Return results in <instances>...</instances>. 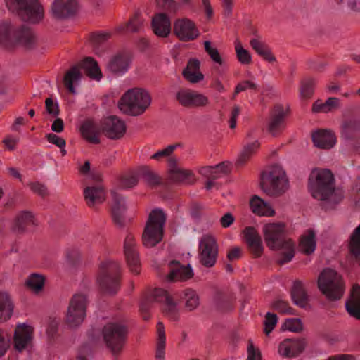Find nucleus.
<instances>
[{
    "mask_svg": "<svg viewBox=\"0 0 360 360\" xmlns=\"http://www.w3.org/2000/svg\"><path fill=\"white\" fill-rule=\"evenodd\" d=\"M309 190L312 197L333 207L343 198V192L335 186L334 175L330 169H314L309 178Z\"/></svg>",
    "mask_w": 360,
    "mask_h": 360,
    "instance_id": "f257e3e1",
    "label": "nucleus"
},
{
    "mask_svg": "<svg viewBox=\"0 0 360 360\" xmlns=\"http://www.w3.org/2000/svg\"><path fill=\"white\" fill-rule=\"evenodd\" d=\"M264 238L267 247L273 250H283L278 264L282 265L292 260L295 255V244L287 237L286 226L284 223H271L263 228Z\"/></svg>",
    "mask_w": 360,
    "mask_h": 360,
    "instance_id": "f03ea898",
    "label": "nucleus"
},
{
    "mask_svg": "<svg viewBox=\"0 0 360 360\" xmlns=\"http://www.w3.org/2000/svg\"><path fill=\"white\" fill-rule=\"evenodd\" d=\"M151 103L150 94L141 88H134L125 92L118 102V107L124 114L139 116L144 113Z\"/></svg>",
    "mask_w": 360,
    "mask_h": 360,
    "instance_id": "7ed1b4c3",
    "label": "nucleus"
},
{
    "mask_svg": "<svg viewBox=\"0 0 360 360\" xmlns=\"http://www.w3.org/2000/svg\"><path fill=\"white\" fill-rule=\"evenodd\" d=\"M165 221L166 215L161 209L150 212L142 233V243L146 248L155 247L162 241Z\"/></svg>",
    "mask_w": 360,
    "mask_h": 360,
    "instance_id": "20e7f679",
    "label": "nucleus"
},
{
    "mask_svg": "<svg viewBox=\"0 0 360 360\" xmlns=\"http://www.w3.org/2000/svg\"><path fill=\"white\" fill-rule=\"evenodd\" d=\"M318 288L330 301L341 299L345 292L342 277L336 271L327 268L320 274L317 281Z\"/></svg>",
    "mask_w": 360,
    "mask_h": 360,
    "instance_id": "39448f33",
    "label": "nucleus"
},
{
    "mask_svg": "<svg viewBox=\"0 0 360 360\" xmlns=\"http://www.w3.org/2000/svg\"><path fill=\"white\" fill-rule=\"evenodd\" d=\"M80 68L91 79L100 80L102 78L101 70L95 59L92 57L84 58L78 65L72 66L64 76V85L72 94L75 93L73 82H77L81 79Z\"/></svg>",
    "mask_w": 360,
    "mask_h": 360,
    "instance_id": "423d86ee",
    "label": "nucleus"
},
{
    "mask_svg": "<svg viewBox=\"0 0 360 360\" xmlns=\"http://www.w3.org/2000/svg\"><path fill=\"white\" fill-rule=\"evenodd\" d=\"M260 186L269 196L277 197L282 195L288 188V180L285 171L278 166H274L269 172H263Z\"/></svg>",
    "mask_w": 360,
    "mask_h": 360,
    "instance_id": "0eeeda50",
    "label": "nucleus"
},
{
    "mask_svg": "<svg viewBox=\"0 0 360 360\" xmlns=\"http://www.w3.org/2000/svg\"><path fill=\"white\" fill-rule=\"evenodd\" d=\"M8 8L20 18L31 23H39L44 16V11L38 0H6Z\"/></svg>",
    "mask_w": 360,
    "mask_h": 360,
    "instance_id": "6e6552de",
    "label": "nucleus"
},
{
    "mask_svg": "<svg viewBox=\"0 0 360 360\" xmlns=\"http://www.w3.org/2000/svg\"><path fill=\"white\" fill-rule=\"evenodd\" d=\"M120 266L114 261H108L101 264L97 282L105 293L115 294L120 287Z\"/></svg>",
    "mask_w": 360,
    "mask_h": 360,
    "instance_id": "1a4fd4ad",
    "label": "nucleus"
},
{
    "mask_svg": "<svg viewBox=\"0 0 360 360\" xmlns=\"http://www.w3.org/2000/svg\"><path fill=\"white\" fill-rule=\"evenodd\" d=\"M127 333V327L122 323L110 322L104 326L102 330L103 340L114 355L122 350Z\"/></svg>",
    "mask_w": 360,
    "mask_h": 360,
    "instance_id": "9d476101",
    "label": "nucleus"
},
{
    "mask_svg": "<svg viewBox=\"0 0 360 360\" xmlns=\"http://www.w3.org/2000/svg\"><path fill=\"white\" fill-rule=\"evenodd\" d=\"M219 255L217 239L212 235H203L199 243L200 263L207 268L215 265Z\"/></svg>",
    "mask_w": 360,
    "mask_h": 360,
    "instance_id": "9b49d317",
    "label": "nucleus"
},
{
    "mask_svg": "<svg viewBox=\"0 0 360 360\" xmlns=\"http://www.w3.org/2000/svg\"><path fill=\"white\" fill-rule=\"evenodd\" d=\"M87 304V297L85 295L75 294L72 296L66 315V322L69 326L76 327L84 321Z\"/></svg>",
    "mask_w": 360,
    "mask_h": 360,
    "instance_id": "f8f14e48",
    "label": "nucleus"
},
{
    "mask_svg": "<svg viewBox=\"0 0 360 360\" xmlns=\"http://www.w3.org/2000/svg\"><path fill=\"white\" fill-rule=\"evenodd\" d=\"M101 131L107 138L117 140L122 139L126 134L127 126L124 121L117 116L110 115L103 120Z\"/></svg>",
    "mask_w": 360,
    "mask_h": 360,
    "instance_id": "ddd939ff",
    "label": "nucleus"
},
{
    "mask_svg": "<svg viewBox=\"0 0 360 360\" xmlns=\"http://www.w3.org/2000/svg\"><path fill=\"white\" fill-rule=\"evenodd\" d=\"M307 346V341L304 338H287L280 342L278 352L283 358L294 359L299 356Z\"/></svg>",
    "mask_w": 360,
    "mask_h": 360,
    "instance_id": "4468645a",
    "label": "nucleus"
},
{
    "mask_svg": "<svg viewBox=\"0 0 360 360\" xmlns=\"http://www.w3.org/2000/svg\"><path fill=\"white\" fill-rule=\"evenodd\" d=\"M124 254L130 271L139 274L141 271L139 254L134 236L131 233H128L124 239Z\"/></svg>",
    "mask_w": 360,
    "mask_h": 360,
    "instance_id": "2eb2a0df",
    "label": "nucleus"
},
{
    "mask_svg": "<svg viewBox=\"0 0 360 360\" xmlns=\"http://www.w3.org/2000/svg\"><path fill=\"white\" fill-rule=\"evenodd\" d=\"M288 110L281 104H276L271 110L268 122V131L274 136L280 134L285 128Z\"/></svg>",
    "mask_w": 360,
    "mask_h": 360,
    "instance_id": "dca6fc26",
    "label": "nucleus"
},
{
    "mask_svg": "<svg viewBox=\"0 0 360 360\" xmlns=\"http://www.w3.org/2000/svg\"><path fill=\"white\" fill-rule=\"evenodd\" d=\"M173 30L182 41H192L199 36V31L195 23L187 18L176 20L174 23Z\"/></svg>",
    "mask_w": 360,
    "mask_h": 360,
    "instance_id": "f3484780",
    "label": "nucleus"
},
{
    "mask_svg": "<svg viewBox=\"0 0 360 360\" xmlns=\"http://www.w3.org/2000/svg\"><path fill=\"white\" fill-rule=\"evenodd\" d=\"M112 205L111 216L114 224L119 228H123L125 226V212L127 206L123 196L115 191H111Z\"/></svg>",
    "mask_w": 360,
    "mask_h": 360,
    "instance_id": "a211bd4d",
    "label": "nucleus"
},
{
    "mask_svg": "<svg viewBox=\"0 0 360 360\" xmlns=\"http://www.w3.org/2000/svg\"><path fill=\"white\" fill-rule=\"evenodd\" d=\"M77 11V0H54L51 5V15L58 20L70 18Z\"/></svg>",
    "mask_w": 360,
    "mask_h": 360,
    "instance_id": "6ab92c4d",
    "label": "nucleus"
},
{
    "mask_svg": "<svg viewBox=\"0 0 360 360\" xmlns=\"http://www.w3.org/2000/svg\"><path fill=\"white\" fill-rule=\"evenodd\" d=\"M169 273L166 278L169 282L186 281L193 278L194 274L190 264L183 265L177 260L169 263Z\"/></svg>",
    "mask_w": 360,
    "mask_h": 360,
    "instance_id": "aec40b11",
    "label": "nucleus"
},
{
    "mask_svg": "<svg viewBox=\"0 0 360 360\" xmlns=\"http://www.w3.org/2000/svg\"><path fill=\"white\" fill-rule=\"evenodd\" d=\"M244 238L248 245V250L254 258L262 256L264 247L260 235L255 228L248 226L243 230Z\"/></svg>",
    "mask_w": 360,
    "mask_h": 360,
    "instance_id": "412c9836",
    "label": "nucleus"
},
{
    "mask_svg": "<svg viewBox=\"0 0 360 360\" xmlns=\"http://www.w3.org/2000/svg\"><path fill=\"white\" fill-rule=\"evenodd\" d=\"M36 219L30 211L20 212L12 223L11 229L15 234H22L32 226H36Z\"/></svg>",
    "mask_w": 360,
    "mask_h": 360,
    "instance_id": "4be33fe9",
    "label": "nucleus"
},
{
    "mask_svg": "<svg viewBox=\"0 0 360 360\" xmlns=\"http://www.w3.org/2000/svg\"><path fill=\"white\" fill-rule=\"evenodd\" d=\"M340 136L345 140L360 139V117H348L340 125Z\"/></svg>",
    "mask_w": 360,
    "mask_h": 360,
    "instance_id": "5701e85b",
    "label": "nucleus"
},
{
    "mask_svg": "<svg viewBox=\"0 0 360 360\" xmlns=\"http://www.w3.org/2000/svg\"><path fill=\"white\" fill-rule=\"evenodd\" d=\"M33 328L25 323L18 325L14 333V347L18 352L24 350L32 339Z\"/></svg>",
    "mask_w": 360,
    "mask_h": 360,
    "instance_id": "b1692460",
    "label": "nucleus"
},
{
    "mask_svg": "<svg viewBox=\"0 0 360 360\" xmlns=\"http://www.w3.org/2000/svg\"><path fill=\"white\" fill-rule=\"evenodd\" d=\"M151 27L154 34L165 38L171 32V22L166 13H159L154 15L151 21Z\"/></svg>",
    "mask_w": 360,
    "mask_h": 360,
    "instance_id": "393cba45",
    "label": "nucleus"
},
{
    "mask_svg": "<svg viewBox=\"0 0 360 360\" xmlns=\"http://www.w3.org/2000/svg\"><path fill=\"white\" fill-rule=\"evenodd\" d=\"M311 139L314 146L321 149H330L336 143V136L331 130L319 129L313 132Z\"/></svg>",
    "mask_w": 360,
    "mask_h": 360,
    "instance_id": "a878e982",
    "label": "nucleus"
},
{
    "mask_svg": "<svg viewBox=\"0 0 360 360\" xmlns=\"http://www.w3.org/2000/svg\"><path fill=\"white\" fill-rule=\"evenodd\" d=\"M20 44L26 49H30L37 44V37L34 31L26 26L16 28L15 33V45Z\"/></svg>",
    "mask_w": 360,
    "mask_h": 360,
    "instance_id": "bb28decb",
    "label": "nucleus"
},
{
    "mask_svg": "<svg viewBox=\"0 0 360 360\" xmlns=\"http://www.w3.org/2000/svg\"><path fill=\"white\" fill-rule=\"evenodd\" d=\"M200 66L199 60L196 58L190 59L182 72V75L185 79L192 84H196L203 80L204 75L200 71Z\"/></svg>",
    "mask_w": 360,
    "mask_h": 360,
    "instance_id": "cd10ccee",
    "label": "nucleus"
},
{
    "mask_svg": "<svg viewBox=\"0 0 360 360\" xmlns=\"http://www.w3.org/2000/svg\"><path fill=\"white\" fill-rule=\"evenodd\" d=\"M347 247L351 260L360 266V224L349 236Z\"/></svg>",
    "mask_w": 360,
    "mask_h": 360,
    "instance_id": "c85d7f7f",
    "label": "nucleus"
},
{
    "mask_svg": "<svg viewBox=\"0 0 360 360\" xmlns=\"http://www.w3.org/2000/svg\"><path fill=\"white\" fill-rule=\"evenodd\" d=\"M345 308L352 317L360 320V285H353L350 297L345 303Z\"/></svg>",
    "mask_w": 360,
    "mask_h": 360,
    "instance_id": "c756f323",
    "label": "nucleus"
},
{
    "mask_svg": "<svg viewBox=\"0 0 360 360\" xmlns=\"http://www.w3.org/2000/svg\"><path fill=\"white\" fill-rule=\"evenodd\" d=\"M129 64L130 60L128 56L123 53H119L109 60L107 68L112 74L122 75L127 71Z\"/></svg>",
    "mask_w": 360,
    "mask_h": 360,
    "instance_id": "7c9ffc66",
    "label": "nucleus"
},
{
    "mask_svg": "<svg viewBox=\"0 0 360 360\" xmlns=\"http://www.w3.org/2000/svg\"><path fill=\"white\" fill-rule=\"evenodd\" d=\"M15 30L8 21L0 22V45L6 48L15 46Z\"/></svg>",
    "mask_w": 360,
    "mask_h": 360,
    "instance_id": "2f4dec72",
    "label": "nucleus"
},
{
    "mask_svg": "<svg viewBox=\"0 0 360 360\" xmlns=\"http://www.w3.org/2000/svg\"><path fill=\"white\" fill-rule=\"evenodd\" d=\"M84 199L89 207L101 204L105 200V192L101 186L86 187L84 191Z\"/></svg>",
    "mask_w": 360,
    "mask_h": 360,
    "instance_id": "473e14b6",
    "label": "nucleus"
},
{
    "mask_svg": "<svg viewBox=\"0 0 360 360\" xmlns=\"http://www.w3.org/2000/svg\"><path fill=\"white\" fill-rule=\"evenodd\" d=\"M144 20L141 17L139 11H136L132 17L129 18L128 22L124 24H120L115 28L117 32H122L125 30L136 33L141 32L143 29Z\"/></svg>",
    "mask_w": 360,
    "mask_h": 360,
    "instance_id": "72a5a7b5",
    "label": "nucleus"
},
{
    "mask_svg": "<svg viewBox=\"0 0 360 360\" xmlns=\"http://www.w3.org/2000/svg\"><path fill=\"white\" fill-rule=\"evenodd\" d=\"M316 247V235L312 229H308L300 236L299 250L302 253L309 255L312 254Z\"/></svg>",
    "mask_w": 360,
    "mask_h": 360,
    "instance_id": "f704fd0d",
    "label": "nucleus"
},
{
    "mask_svg": "<svg viewBox=\"0 0 360 360\" xmlns=\"http://www.w3.org/2000/svg\"><path fill=\"white\" fill-rule=\"evenodd\" d=\"M252 212L259 216H274L275 212L271 206L257 195H254L250 202Z\"/></svg>",
    "mask_w": 360,
    "mask_h": 360,
    "instance_id": "c9c22d12",
    "label": "nucleus"
},
{
    "mask_svg": "<svg viewBox=\"0 0 360 360\" xmlns=\"http://www.w3.org/2000/svg\"><path fill=\"white\" fill-rule=\"evenodd\" d=\"M14 304L10 295L0 291V321L10 319L13 315Z\"/></svg>",
    "mask_w": 360,
    "mask_h": 360,
    "instance_id": "e433bc0d",
    "label": "nucleus"
},
{
    "mask_svg": "<svg viewBox=\"0 0 360 360\" xmlns=\"http://www.w3.org/2000/svg\"><path fill=\"white\" fill-rule=\"evenodd\" d=\"M291 297L295 304L304 308L307 304V295L302 281L297 280L291 289Z\"/></svg>",
    "mask_w": 360,
    "mask_h": 360,
    "instance_id": "4c0bfd02",
    "label": "nucleus"
},
{
    "mask_svg": "<svg viewBox=\"0 0 360 360\" xmlns=\"http://www.w3.org/2000/svg\"><path fill=\"white\" fill-rule=\"evenodd\" d=\"M339 107V98L330 97L326 102H322L320 99L316 100L312 105L311 111L314 113H328L338 109Z\"/></svg>",
    "mask_w": 360,
    "mask_h": 360,
    "instance_id": "58836bf2",
    "label": "nucleus"
},
{
    "mask_svg": "<svg viewBox=\"0 0 360 360\" xmlns=\"http://www.w3.org/2000/svg\"><path fill=\"white\" fill-rule=\"evenodd\" d=\"M250 44L252 49L264 60L269 63H274L276 61V57L272 53L271 49L263 41L259 39H252L250 41Z\"/></svg>",
    "mask_w": 360,
    "mask_h": 360,
    "instance_id": "ea45409f",
    "label": "nucleus"
},
{
    "mask_svg": "<svg viewBox=\"0 0 360 360\" xmlns=\"http://www.w3.org/2000/svg\"><path fill=\"white\" fill-rule=\"evenodd\" d=\"M80 131L82 137L88 142L93 144L100 143L99 132L93 122H84L80 127Z\"/></svg>",
    "mask_w": 360,
    "mask_h": 360,
    "instance_id": "a19ab883",
    "label": "nucleus"
},
{
    "mask_svg": "<svg viewBox=\"0 0 360 360\" xmlns=\"http://www.w3.org/2000/svg\"><path fill=\"white\" fill-rule=\"evenodd\" d=\"M260 146V143L258 141H255L251 143H248L243 147V149L240 152L238 158L236 160V165L238 167L244 166L250 158L257 153L259 148Z\"/></svg>",
    "mask_w": 360,
    "mask_h": 360,
    "instance_id": "79ce46f5",
    "label": "nucleus"
},
{
    "mask_svg": "<svg viewBox=\"0 0 360 360\" xmlns=\"http://www.w3.org/2000/svg\"><path fill=\"white\" fill-rule=\"evenodd\" d=\"M169 176L170 180L174 182H186L188 184H193L196 181L195 175L191 170L182 168L176 170Z\"/></svg>",
    "mask_w": 360,
    "mask_h": 360,
    "instance_id": "37998d69",
    "label": "nucleus"
},
{
    "mask_svg": "<svg viewBox=\"0 0 360 360\" xmlns=\"http://www.w3.org/2000/svg\"><path fill=\"white\" fill-rule=\"evenodd\" d=\"M184 295L186 300L185 307L188 311H193L199 306V296L194 290L190 288L184 290Z\"/></svg>",
    "mask_w": 360,
    "mask_h": 360,
    "instance_id": "c03bdc74",
    "label": "nucleus"
},
{
    "mask_svg": "<svg viewBox=\"0 0 360 360\" xmlns=\"http://www.w3.org/2000/svg\"><path fill=\"white\" fill-rule=\"evenodd\" d=\"M45 278L37 274H32L26 280V285L31 290L36 293L40 292L44 285Z\"/></svg>",
    "mask_w": 360,
    "mask_h": 360,
    "instance_id": "a18cd8bd",
    "label": "nucleus"
},
{
    "mask_svg": "<svg viewBox=\"0 0 360 360\" xmlns=\"http://www.w3.org/2000/svg\"><path fill=\"white\" fill-rule=\"evenodd\" d=\"M139 174L150 186L160 184V178L148 166H141L139 169Z\"/></svg>",
    "mask_w": 360,
    "mask_h": 360,
    "instance_id": "49530a36",
    "label": "nucleus"
},
{
    "mask_svg": "<svg viewBox=\"0 0 360 360\" xmlns=\"http://www.w3.org/2000/svg\"><path fill=\"white\" fill-rule=\"evenodd\" d=\"M210 101L207 96L203 94L192 90L189 108H204L209 105Z\"/></svg>",
    "mask_w": 360,
    "mask_h": 360,
    "instance_id": "de8ad7c7",
    "label": "nucleus"
},
{
    "mask_svg": "<svg viewBox=\"0 0 360 360\" xmlns=\"http://www.w3.org/2000/svg\"><path fill=\"white\" fill-rule=\"evenodd\" d=\"M316 80L313 78H307L302 81L300 86V95L304 98L312 96L316 86Z\"/></svg>",
    "mask_w": 360,
    "mask_h": 360,
    "instance_id": "09e8293b",
    "label": "nucleus"
},
{
    "mask_svg": "<svg viewBox=\"0 0 360 360\" xmlns=\"http://www.w3.org/2000/svg\"><path fill=\"white\" fill-rule=\"evenodd\" d=\"M271 308L278 311L279 314H295V309L292 308L289 303L281 299H277L271 302Z\"/></svg>",
    "mask_w": 360,
    "mask_h": 360,
    "instance_id": "8fccbe9b",
    "label": "nucleus"
},
{
    "mask_svg": "<svg viewBox=\"0 0 360 360\" xmlns=\"http://www.w3.org/2000/svg\"><path fill=\"white\" fill-rule=\"evenodd\" d=\"M192 89H181L176 94V99L179 105L184 108H189Z\"/></svg>",
    "mask_w": 360,
    "mask_h": 360,
    "instance_id": "3c124183",
    "label": "nucleus"
},
{
    "mask_svg": "<svg viewBox=\"0 0 360 360\" xmlns=\"http://www.w3.org/2000/svg\"><path fill=\"white\" fill-rule=\"evenodd\" d=\"M111 37L112 34L109 32H94L90 34L89 39L94 47H98L107 41Z\"/></svg>",
    "mask_w": 360,
    "mask_h": 360,
    "instance_id": "603ef678",
    "label": "nucleus"
},
{
    "mask_svg": "<svg viewBox=\"0 0 360 360\" xmlns=\"http://www.w3.org/2000/svg\"><path fill=\"white\" fill-rule=\"evenodd\" d=\"M204 46L206 53L209 55L212 60L219 65H222L223 60L217 49L212 46L211 42L209 41H205Z\"/></svg>",
    "mask_w": 360,
    "mask_h": 360,
    "instance_id": "864d4df0",
    "label": "nucleus"
},
{
    "mask_svg": "<svg viewBox=\"0 0 360 360\" xmlns=\"http://www.w3.org/2000/svg\"><path fill=\"white\" fill-rule=\"evenodd\" d=\"M180 145V143L169 145L165 148L160 150L151 155L150 159L160 161L162 158H168Z\"/></svg>",
    "mask_w": 360,
    "mask_h": 360,
    "instance_id": "5fc2aeb1",
    "label": "nucleus"
},
{
    "mask_svg": "<svg viewBox=\"0 0 360 360\" xmlns=\"http://www.w3.org/2000/svg\"><path fill=\"white\" fill-rule=\"evenodd\" d=\"M166 304L165 308L163 309L164 314L172 321H176L179 319V313L176 309V304L173 301L172 298L169 301L165 302Z\"/></svg>",
    "mask_w": 360,
    "mask_h": 360,
    "instance_id": "6e6d98bb",
    "label": "nucleus"
},
{
    "mask_svg": "<svg viewBox=\"0 0 360 360\" xmlns=\"http://www.w3.org/2000/svg\"><path fill=\"white\" fill-rule=\"evenodd\" d=\"M237 58L239 62L242 64L248 65L251 63V55L249 51L242 46L240 42L236 44L235 46Z\"/></svg>",
    "mask_w": 360,
    "mask_h": 360,
    "instance_id": "4d7b16f0",
    "label": "nucleus"
},
{
    "mask_svg": "<svg viewBox=\"0 0 360 360\" xmlns=\"http://www.w3.org/2000/svg\"><path fill=\"white\" fill-rule=\"evenodd\" d=\"M27 186L34 193L41 198H45L49 195L48 188L44 184L35 181L27 184Z\"/></svg>",
    "mask_w": 360,
    "mask_h": 360,
    "instance_id": "13d9d810",
    "label": "nucleus"
},
{
    "mask_svg": "<svg viewBox=\"0 0 360 360\" xmlns=\"http://www.w3.org/2000/svg\"><path fill=\"white\" fill-rule=\"evenodd\" d=\"M172 297L169 295L168 292L162 288H156L152 292L150 301H154L158 302H166L169 301Z\"/></svg>",
    "mask_w": 360,
    "mask_h": 360,
    "instance_id": "bf43d9fd",
    "label": "nucleus"
},
{
    "mask_svg": "<svg viewBox=\"0 0 360 360\" xmlns=\"http://www.w3.org/2000/svg\"><path fill=\"white\" fill-rule=\"evenodd\" d=\"M278 321L276 314L267 312L264 320V331L266 335H269L274 328Z\"/></svg>",
    "mask_w": 360,
    "mask_h": 360,
    "instance_id": "052dcab7",
    "label": "nucleus"
},
{
    "mask_svg": "<svg viewBox=\"0 0 360 360\" xmlns=\"http://www.w3.org/2000/svg\"><path fill=\"white\" fill-rule=\"evenodd\" d=\"M248 89H252L254 91H258V85L250 80H244L238 83L234 90L233 97L241 91H246Z\"/></svg>",
    "mask_w": 360,
    "mask_h": 360,
    "instance_id": "680f3d73",
    "label": "nucleus"
},
{
    "mask_svg": "<svg viewBox=\"0 0 360 360\" xmlns=\"http://www.w3.org/2000/svg\"><path fill=\"white\" fill-rule=\"evenodd\" d=\"M157 6L159 8L175 13L178 9V4L174 0H157Z\"/></svg>",
    "mask_w": 360,
    "mask_h": 360,
    "instance_id": "e2e57ef3",
    "label": "nucleus"
},
{
    "mask_svg": "<svg viewBox=\"0 0 360 360\" xmlns=\"http://www.w3.org/2000/svg\"><path fill=\"white\" fill-rule=\"evenodd\" d=\"M45 108L47 113L53 117H58L60 114V109L58 103H54L52 98L49 97L45 101Z\"/></svg>",
    "mask_w": 360,
    "mask_h": 360,
    "instance_id": "0e129e2a",
    "label": "nucleus"
},
{
    "mask_svg": "<svg viewBox=\"0 0 360 360\" xmlns=\"http://www.w3.org/2000/svg\"><path fill=\"white\" fill-rule=\"evenodd\" d=\"M285 328L292 332L298 333L302 330V323L299 319H290L285 322Z\"/></svg>",
    "mask_w": 360,
    "mask_h": 360,
    "instance_id": "69168bd1",
    "label": "nucleus"
},
{
    "mask_svg": "<svg viewBox=\"0 0 360 360\" xmlns=\"http://www.w3.org/2000/svg\"><path fill=\"white\" fill-rule=\"evenodd\" d=\"M139 179L136 175H130L123 177L120 180V186L122 188H131L138 184Z\"/></svg>",
    "mask_w": 360,
    "mask_h": 360,
    "instance_id": "338daca9",
    "label": "nucleus"
},
{
    "mask_svg": "<svg viewBox=\"0 0 360 360\" xmlns=\"http://www.w3.org/2000/svg\"><path fill=\"white\" fill-rule=\"evenodd\" d=\"M262 354L260 350L254 347L252 340L248 341V360H261Z\"/></svg>",
    "mask_w": 360,
    "mask_h": 360,
    "instance_id": "774afa93",
    "label": "nucleus"
}]
</instances>
